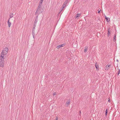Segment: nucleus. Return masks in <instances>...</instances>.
I'll use <instances>...</instances> for the list:
<instances>
[{"mask_svg":"<svg viewBox=\"0 0 120 120\" xmlns=\"http://www.w3.org/2000/svg\"><path fill=\"white\" fill-rule=\"evenodd\" d=\"M37 22V19H36L34 23L36 24Z\"/></svg>","mask_w":120,"mask_h":120,"instance_id":"22","label":"nucleus"},{"mask_svg":"<svg viewBox=\"0 0 120 120\" xmlns=\"http://www.w3.org/2000/svg\"><path fill=\"white\" fill-rule=\"evenodd\" d=\"M120 72H119V71H118V73H117V75H118L119 74H120Z\"/></svg>","mask_w":120,"mask_h":120,"instance_id":"29","label":"nucleus"},{"mask_svg":"<svg viewBox=\"0 0 120 120\" xmlns=\"http://www.w3.org/2000/svg\"><path fill=\"white\" fill-rule=\"evenodd\" d=\"M38 13V11L37 12V11H36V12L35 13V14L36 15H37V14Z\"/></svg>","mask_w":120,"mask_h":120,"instance_id":"25","label":"nucleus"},{"mask_svg":"<svg viewBox=\"0 0 120 120\" xmlns=\"http://www.w3.org/2000/svg\"><path fill=\"white\" fill-rule=\"evenodd\" d=\"M32 34L33 35V38H35V31L33 29H32Z\"/></svg>","mask_w":120,"mask_h":120,"instance_id":"5","label":"nucleus"},{"mask_svg":"<svg viewBox=\"0 0 120 120\" xmlns=\"http://www.w3.org/2000/svg\"><path fill=\"white\" fill-rule=\"evenodd\" d=\"M43 0H41L40 2V5H41L42 4V2L43 1Z\"/></svg>","mask_w":120,"mask_h":120,"instance_id":"18","label":"nucleus"},{"mask_svg":"<svg viewBox=\"0 0 120 120\" xmlns=\"http://www.w3.org/2000/svg\"><path fill=\"white\" fill-rule=\"evenodd\" d=\"M105 18L107 22H109L110 20V19L109 18L107 17L105 15Z\"/></svg>","mask_w":120,"mask_h":120,"instance_id":"6","label":"nucleus"},{"mask_svg":"<svg viewBox=\"0 0 120 120\" xmlns=\"http://www.w3.org/2000/svg\"><path fill=\"white\" fill-rule=\"evenodd\" d=\"M11 15H10V18H11L12 17H13V13H11Z\"/></svg>","mask_w":120,"mask_h":120,"instance_id":"13","label":"nucleus"},{"mask_svg":"<svg viewBox=\"0 0 120 120\" xmlns=\"http://www.w3.org/2000/svg\"><path fill=\"white\" fill-rule=\"evenodd\" d=\"M8 51V48L5 47L4 49L2 50L1 53V56L0 57V61H4V55H6Z\"/></svg>","mask_w":120,"mask_h":120,"instance_id":"1","label":"nucleus"},{"mask_svg":"<svg viewBox=\"0 0 120 120\" xmlns=\"http://www.w3.org/2000/svg\"><path fill=\"white\" fill-rule=\"evenodd\" d=\"M95 67L96 68V70H99V69L98 68L99 67V66L97 64V62H96L95 64Z\"/></svg>","mask_w":120,"mask_h":120,"instance_id":"8","label":"nucleus"},{"mask_svg":"<svg viewBox=\"0 0 120 120\" xmlns=\"http://www.w3.org/2000/svg\"><path fill=\"white\" fill-rule=\"evenodd\" d=\"M40 7H41V5L40 4H39V6H38V9H40Z\"/></svg>","mask_w":120,"mask_h":120,"instance_id":"19","label":"nucleus"},{"mask_svg":"<svg viewBox=\"0 0 120 120\" xmlns=\"http://www.w3.org/2000/svg\"><path fill=\"white\" fill-rule=\"evenodd\" d=\"M60 12H60L58 13H60V12Z\"/></svg>","mask_w":120,"mask_h":120,"instance_id":"33","label":"nucleus"},{"mask_svg":"<svg viewBox=\"0 0 120 120\" xmlns=\"http://www.w3.org/2000/svg\"><path fill=\"white\" fill-rule=\"evenodd\" d=\"M110 66V65H107L106 66L105 70H108L109 68V67Z\"/></svg>","mask_w":120,"mask_h":120,"instance_id":"9","label":"nucleus"},{"mask_svg":"<svg viewBox=\"0 0 120 120\" xmlns=\"http://www.w3.org/2000/svg\"><path fill=\"white\" fill-rule=\"evenodd\" d=\"M70 99H69L68 101H67L66 104L67 105H68L67 106H68V105H69L70 104Z\"/></svg>","mask_w":120,"mask_h":120,"instance_id":"11","label":"nucleus"},{"mask_svg":"<svg viewBox=\"0 0 120 120\" xmlns=\"http://www.w3.org/2000/svg\"><path fill=\"white\" fill-rule=\"evenodd\" d=\"M56 93H53V95H56Z\"/></svg>","mask_w":120,"mask_h":120,"instance_id":"26","label":"nucleus"},{"mask_svg":"<svg viewBox=\"0 0 120 120\" xmlns=\"http://www.w3.org/2000/svg\"><path fill=\"white\" fill-rule=\"evenodd\" d=\"M108 109H107L105 111V116H106L107 115V113H108Z\"/></svg>","mask_w":120,"mask_h":120,"instance_id":"14","label":"nucleus"},{"mask_svg":"<svg viewBox=\"0 0 120 120\" xmlns=\"http://www.w3.org/2000/svg\"><path fill=\"white\" fill-rule=\"evenodd\" d=\"M111 30L110 28H109L108 30V36L109 37L111 35Z\"/></svg>","mask_w":120,"mask_h":120,"instance_id":"3","label":"nucleus"},{"mask_svg":"<svg viewBox=\"0 0 120 120\" xmlns=\"http://www.w3.org/2000/svg\"><path fill=\"white\" fill-rule=\"evenodd\" d=\"M38 15H37V17H38Z\"/></svg>","mask_w":120,"mask_h":120,"instance_id":"34","label":"nucleus"},{"mask_svg":"<svg viewBox=\"0 0 120 120\" xmlns=\"http://www.w3.org/2000/svg\"><path fill=\"white\" fill-rule=\"evenodd\" d=\"M10 19V18H9L8 19V27H10L11 25V22H9Z\"/></svg>","mask_w":120,"mask_h":120,"instance_id":"10","label":"nucleus"},{"mask_svg":"<svg viewBox=\"0 0 120 120\" xmlns=\"http://www.w3.org/2000/svg\"><path fill=\"white\" fill-rule=\"evenodd\" d=\"M65 45V44H63L61 45H58L56 47V48L57 49H59L61 47H63Z\"/></svg>","mask_w":120,"mask_h":120,"instance_id":"4","label":"nucleus"},{"mask_svg":"<svg viewBox=\"0 0 120 120\" xmlns=\"http://www.w3.org/2000/svg\"><path fill=\"white\" fill-rule=\"evenodd\" d=\"M108 101L109 102H110V99H109V100H108Z\"/></svg>","mask_w":120,"mask_h":120,"instance_id":"30","label":"nucleus"},{"mask_svg":"<svg viewBox=\"0 0 120 120\" xmlns=\"http://www.w3.org/2000/svg\"><path fill=\"white\" fill-rule=\"evenodd\" d=\"M39 9H38V8H37V10H36V11H37H37H38H38L39 10Z\"/></svg>","mask_w":120,"mask_h":120,"instance_id":"24","label":"nucleus"},{"mask_svg":"<svg viewBox=\"0 0 120 120\" xmlns=\"http://www.w3.org/2000/svg\"><path fill=\"white\" fill-rule=\"evenodd\" d=\"M4 61H0V66L2 67H3L4 66Z\"/></svg>","mask_w":120,"mask_h":120,"instance_id":"2","label":"nucleus"},{"mask_svg":"<svg viewBox=\"0 0 120 120\" xmlns=\"http://www.w3.org/2000/svg\"><path fill=\"white\" fill-rule=\"evenodd\" d=\"M118 71H119V72H120V69L118 70Z\"/></svg>","mask_w":120,"mask_h":120,"instance_id":"31","label":"nucleus"},{"mask_svg":"<svg viewBox=\"0 0 120 120\" xmlns=\"http://www.w3.org/2000/svg\"><path fill=\"white\" fill-rule=\"evenodd\" d=\"M66 6V5L65 4H64L62 6V8H64Z\"/></svg>","mask_w":120,"mask_h":120,"instance_id":"17","label":"nucleus"},{"mask_svg":"<svg viewBox=\"0 0 120 120\" xmlns=\"http://www.w3.org/2000/svg\"><path fill=\"white\" fill-rule=\"evenodd\" d=\"M88 47L87 46H86L85 47L84 52L85 53H86L88 50Z\"/></svg>","mask_w":120,"mask_h":120,"instance_id":"7","label":"nucleus"},{"mask_svg":"<svg viewBox=\"0 0 120 120\" xmlns=\"http://www.w3.org/2000/svg\"><path fill=\"white\" fill-rule=\"evenodd\" d=\"M56 120H58V117L57 116L56 117Z\"/></svg>","mask_w":120,"mask_h":120,"instance_id":"28","label":"nucleus"},{"mask_svg":"<svg viewBox=\"0 0 120 120\" xmlns=\"http://www.w3.org/2000/svg\"><path fill=\"white\" fill-rule=\"evenodd\" d=\"M116 61H118V60H116Z\"/></svg>","mask_w":120,"mask_h":120,"instance_id":"32","label":"nucleus"},{"mask_svg":"<svg viewBox=\"0 0 120 120\" xmlns=\"http://www.w3.org/2000/svg\"><path fill=\"white\" fill-rule=\"evenodd\" d=\"M101 11V9H98V13H100V11Z\"/></svg>","mask_w":120,"mask_h":120,"instance_id":"20","label":"nucleus"},{"mask_svg":"<svg viewBox=\"0 0 120 120\" xmlns=\"http://www.w3.org/2000/svg\"><path fill=\"white\" fill-rule=\"evenodd\" d=\"M34 28H35V27L36 26V24L34 23L33 24Z\"/></svg>","mask_w":120,"mask_h":120,"instance_id":"21","label":"nucleus"},{"mask_svg":"<svg viewBox=\"0 0 120 120\" xmlns=\"http://www.w3.org/2000/svg\"><path fill=\"white\" fill-rule=\"evenodd\" d=\"M116 34H115V36L113 38V41H116Z\"/></svg>","mask_w":120,"mask_h":120,"instance_id":"16","label":"nucleus"},{"mask_svg":"<svg viewBox=\"0 0 120 120\" xmlns=\"http://www.w3.org/2000/svg\"><path fill=\"white\" fill-rule=\"evenodd\" d=\"M81 16V14H77L76 16V18H79V17Z\"/></svg>","mask_w":120,"mask_h":120,"instance_id":"12","label":"nucleus"},{"mask_svg":"<svg viewBox=\"0 0 120 120\" xmlns=\"http://www.w3.org/2000/svg\"><path fill=\"white\" fill-rule=\"evenodd\" d=\"M79 115H80V116H81V111H79Z\"/></svg>","mask_w":120,"mask_h":120,"instance_id":"23","label":"nucleus"},{"mask_svg":"<svg viewBox=\"0 0 120 120\" xmlns=\"http://www.w3.org/2000/svg\"><path fill=\"white\" fill-rule=\"evenodd\" d=\"M68 0H66L64 2V4H65L66 5L68 3Z\"/></svg>","mask_w":120,"mask_h":120,"instance_id":"15","label":"nucleus"},{"mask_svg":"<svg viewBox=\"0 0 120 120\" xmlns=\"http://www.w3.org/2000/svg\"><path fill=\"white\" fill-rule=\"evenodd\" d=\"M32 29H33L34 30V28H33Z\"/></svg>","mask_w":120,"mask_h":120,"instance_id":"35","label":"nucleus"},{"mask_svg":"<svg viewBox=\"0 0 120 120\" xmlns=\"http://www.w3.org/2000/svg\"><path fill=\"white\" fill-rule=\"evenodd\" d=\"M63 8H61V10H60V12H61L63 10Z\"/></svg>","mask_w":120,"mask_h":120,"instance_id":"27","label":"nucleus"}]
</instances>
